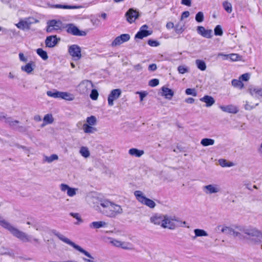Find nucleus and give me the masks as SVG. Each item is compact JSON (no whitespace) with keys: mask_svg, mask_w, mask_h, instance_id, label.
<instances>
[{"mask_svg":"<svg viewBox=\"0 0 262 262\" xmlns=\"http://www.w3.org/2000/svg\"><path fill=\"white\" fill-rule=\"evenodd\" d=\"M92 202L93 207L96 210L107 217L114 218L123 213V209L120 205L101 196L93 197Z\"/></svg>","mask_w":262,"mask_h":262,"instance_id":"obj_1","label":"nucleus"},{"mask_svg":"<svg viewBox=\"0 0 262 262\" xmlns=\"http://www.w3.org/2000/svg\"><path fill=\"white\" fill-rule=\"evenodd\" d=\"M150 222L155 225L171 230L175 229L177 227H183L184 225L186 224L185 221H180L175 217L158 213H154L150 216Z\"/></svg>","mask_w":262,"mask_h":262,"instance_id":"obj_2","label":"nucleus"},{"mask_svg":"<svg viewBox=\"0 0 262 262\" xmlns=\"http://www.w3.org/2000/svg\"><path fill=\"white\" fill-rule=\"evenodd\" d=\"M0 225L3 227L8 230L14 236L19 238L21 241L25 242L31 241V236L28 235L25 233L18 230L9 222L0 216Z\"/></svg>","mask_w":262,"mask_h":262,"instance_id":"obj_3","label":"nucleus"},{"mask_svg":"<svg viewBox=\"0 0 262 262\" xmlns=\"http://www.w3.org/2000/svg\"><path fill=\"white\" fill-rule=\"evenodd\" d=\"M64 29L65 24L60 20L51 19L47 23L46 31L48 33H59Z\"/></svg>","mask_w":262,"mask_h":262,"instance_id":"obj_4","label":"nucleus"},{"mask_svg":"<svg viewBox=\"0 0 262 262\" xmlns=\"http://www.w3.org/2000/svg\"><path fill=\"white\" fill-rule=\"evenodd\" d=\"M53 233L55 235H56L60 240L62 241L63 242L70 245L71 246L73 247L74 248L76 249L77 250L79 251L81 253L84 254L85 256L88 257L89 258L93 259L94 258L92 257V256L86 251L82 249L81 247H80L79 246L75 244L74 242L70 241L68 238L65 237L63 235L61 234L58 232H57L56 231L53 232Z\"/></svg>","mask_w":262,"mask_h":262,"instance_id":"obj_5","label":"nucleus"},{"mask_svg":"<svg viewBox=\"0 0 262 262\" xmlns=\"http://www.w3.org/2000/svg\"><path fill=\"white\" fill-rule=\"evenodd\" d=\"M134 195L138 202L150 208H154L156 206L155 202L145 197L143 193L140 190H136L134 192Z\"/></svg>","mask_w":262,"mask_h":262,"instance_id":"obj_6","label":"nucleus"},{"mask_svg":"<svg viewBox=\"0 0 262 262\" xmlns=\"http://www.w3.org/2000/svg\"><path fill=\"white\" fill-rule=\"evenodd\" d=\"M48 96L55 98H62L67 100H72V95L67 92H61L56 90L47 91Z\"/></svg>","mask_w":262,"mask_h":262,"instance_id":"obj_7","label":"nucleus"},{"mask_svg":"<svg viewBox=\"0 0 262 262\" xmlns=\"http://www.w3.org/2000/svg\"><path fill=\"white\" fill-rule=\"evenodd\" d=\"M65 29H66L68 33L74 36H83L86 34L85 32L80 30L73 24H65Z\"/></svg>","mask_w":262,"mask_h":262,"instance_id":"obj_8","label":"nucleus"},{"mask_svg":"<svg viewBox=\"0 0 262 262\" xmlns=\"http://www.w3.org/2000/svg\"><path fill=\"white\" fill-rule=\"evenodd\" d=\"M93 84L91 81L84 80L81 81L78 85V90L81 94H87L93 87Z\"/></svg>","mask_w":262,"mask_h":262,"instance_id":"obj_9","label":"nucleus"},{"mask_svg":"<svg viewBox=\"0 0 262 262\" xmlns=\"http://www.w3.org/2000/svg\"><path fill=\"white\" fill-rule=\"evenodd\" d=\"M68 52L75 60L80 59L81 57V48L77 45L69 46Z\"/></svg>","mask_w":262,"mask_h":262,"instance_id":"obj_10","label":"nucleus"},{"mask_svg":"<svg viewBox=\"0 0 262 262\" xmlns=\"http://www.w3.org/2000/svg\"><path fill=\"white\" fill-rule=\"evenodd\" d=\"M148 27L146 25L142 26L139 31L136 34L135 38L143 39L144 37H147L152 34L151 31L147 30Z\"/></svg>","mask_w":262,"mask_h":262,"instance_id":"obj_11","label":"nucleus"},{"mask_svg":"<svg viewBox=\"0 0 262 262\" xmlns=\"http://www.w3.org/2000/svg\"><path fill=\"white\" fill-rule=\"evenodd\" d=\"M121 94V91L119 89H114L112 90L108 97V104L110 106L114 104V101L118 99Z\"/></svg>","mask_w":262,"mask_h":262,"instance_id":"obj_12","label":"nucleus"},{"mask_svg":"<svg viewBox=\"0 0 262 262\" xmlns=\"http://www.w3.org/2000/svg\"><path fill=\"white\" fill-rule=\"evenodd\" d=\"M60 40V38H57L56 35H51L47 37L45 40V44L47 47L53 48L55 47Z\"/></svg>","mask_w":262,"mask_h":262,"instance_id":"obj_13","label":"nucleus"},{"mask_svg":"<svg viewBox=\"0 0 262 262\" xmlns=\"http://www.w3.org/2000/svg\"><path fill=\"white\" fill-rule=\"evenodd\" d=\"M34 18L32 17H29L25 18L24 20H20L17 25L16 26L18 28L20 29H29L31 24L33 23Z\"/></svg>","mask_w":262,"mask_h":262,"instance_id":"obj_14","label":"nucleus"},{"mask_svg":"<svg viewBox=\"0 0 262 262\" xmlns=\"http://www.w3.org/2000/svg\"><path fill=\"white\" fill-rule=\"evenodd\" d=\"M127 20L129 23H132L138 18L139 13L136 10H134L132 8H130L125 13Z\"/></svg>","mask_w":262,"mask_h":262,"instance_id":"obj_15","label":"nucleus"},{"mask_svg":"<svg viewBox=\"0 0 262 262\" xmlns=\"http://www.w3.org/2000/svg\"><path fill=\"white\" fill-rule=\"evenodd\" d=\"M60 188L62 191H67V195L70 197H73L76 194V191L78 190L77 188H71L68 185L65 184H61L60 185Z\"/></svg>","mask_w":262,"mask_h":262,"instance_id":"obj_16","label":"nucleus"},{"mask_svg":"<svg viewBox=\"0 0 262 262\" xmlns=\"http://www.w3.org/2000/svg\"><path fill=\"white\" fill-rule=\"evenodd\" d=\"M203 190L207 194H211L219 192L220 188L216 184H210L205 186Z\"/></svg>","mask_w":262,"mask_h":262,"instance_id":"obj_17","label":"nucleus"},{"mask_svg":"<svg viewBox=\"0 0 262 262\" xmlns=\"http://www.w3.org/2000/svg\"><path fill=\"white\" fill-rule=\"evenodd\" d=\"M220 108L225 113L230 114H236L238 112V108L237 106L233 104L227 105H223L220 106Z\"/></svg>","mask_w":262,"mask_h":262,"instance_id":"obj_18","label":"nucleus"},{"mask_svg":"<svg viewBox=\"0 0 262 262\" xmlns=\"http://www.w3.org/2000/svg\"><path fill=\"white\" fill-rule=\"evenodd\" d=\"M198 33L204 37L211 38L212 36L211 30H206L203 26H198L197 28Z\"/></svg>","mask_w":262,"mask_h":262,"instance_id":"obj_19","label":"nucleus"},{"mask_svg":"<svg viewBox=\"0 0 262 262\" xmlns=\"http://www.w3.org/2000/svg\"><path fill=\"white\" fill-rule=\"evenodd\" d=\"M249 91L252 96L262 99V88L253 86L249 88Z\"/></svg>","mask_w":262,"mask_h":262,"instance_id":"obj_20","label":"nucleus"},{"mask_svg":"<svg viewBox=\"0 0 262 262\" xmlns=\"http://www.w3.org/2000/svg\"><path fill=\"white\" fill-rule=\"evenodd\" d=\"M107 225V224L104 221H96L90 224L89 227L92 229H99L106 227Z\"/></svg>","mask_w":262,"mask_h":262,"instance_id":"obj_21","label":"nucleus"},{"mask_svg":"<svg viewBox=\"0 0 262 262\" xmlns=\"http://www.w3.org/2000/svg\"><path fill=\"white\" fill-rule=\"evenodd\" d=\"M200 101L205 102L206 106L207 107L211 106L215 102L214 98L208 95H205L203 97L201 98L200 99Z\"/></svg>","mask_w":262,"mask_h":262,"instance_id":"obj_22","label":"nucleus"},{"mask_svg":"<svg viewBox=\"0 0 262 262\" xmlns=\"http://www.w3.org/2000/svg\"><path fill=\"white\" fill-rule=\"evenodd\" d=\"M162 95L164 96L166 99H171L173 96L174 93L171 89L167 87L163 86L162 88Z\"/></svg>","mask_w":262,"mask_h":262,"instance_id":"obj_23","label":"nucleus"},{"mask_svg":"<svg viewBox=\"0 0 262 262\" xmlns=\"http://www.w3.org/2000/svg\"><path fill=\"white\" fill-rule=\"evenodd\" d=\"M128 154L132 156L139 158L144 154V151L143 150H139L137 148H132L128 150Z\"/></svg>","mask_w":262,"mask_h":262,"instance_id":"obj_24","label":"nucleus"},{"mask_svg":"<svg viewBox=\"0 0 262 262\" xmlns=\"http://www.w3.org/2000/svg\"><path fill=\"white\" fill-rule=\"evenodd\" d=\"M223 232L227 233L235 237H241V233L235 231L229 227H225L222 229Z\"/></svg>","mask_w":262,"mask_h":262,"instance_id":"obj_25","label":"nucleus"},{"mask_svg":"<svg viewBox=\"0 0 262 262\" xmlns=\"http://www.w3.org/2000/svg\"><path fill=\"white\" fill-rule=\"evenodd\" d=\"M1 119L12 127L15 126L18 123V121L13 120L11 117L6 118L5 116H2Z\"/></svg>","mask_w":262,"mask_h":262,"instance_id":"obj_26","label":"nucleus"},{"mask_svg":"<svg viewBox=\"0 0 262 262\" xmlns=\"http://www.w3.org/2000/svg\"><path fill=\"white\" fill-rule=\"evenodd\" d=\"M82 129L85 133L91 134L93 133L96 130V129L91 125L88 124H84L82 126Z\"/></svg>","mask_w":262,"mask_h":262,"instance_id":"obj_27","label":"nucleus"},{"mask_svg":"<svg viewBox=\"0 0 262 262\" xmlns=\"http://www.w3.org/2000/svg\"><path fill=\"white\" fill-rule=\"evenodd\" d=\"M194 232L195 234V236L193 237V239L196 238V237L200 236H207L208 235L207 233L203 229H194Z\"/></svg>","mask_w":262,"mask_h":262,"instance_id":"obj_28","label":"nucleus"},{"mask_svg":"<svg viewBox=\"0 0 262 262\" xmlns=\"http://www.w3.org/2000/svg\"><path fill=\"white\" fill-rule=\"evenodd\" d=\"M125 250H134V246L133 245L129 243L126 242H121L120 247Z\"/></svg>","mask_w":262,"mask_h":262,"instance_id":"obj_29","label":"nucleus"},{"mask_svg":"<svg viewBox=\"0 0 262 262\" xmlns=\"http://www.w3.org/2000/svg\"><path fill=\"white\" fill-rule=\"evenodd\" d=\"M195 63L197 66V68L201 71H205L206 69V65L205 62L202 60L200 59H197L195 60Z\"/></svg>","mask_w":262,"mask_h":262,"instance_id":"obj_30","label":"nucleus"},{"mask_svg":"<svg viewBox=\"0 0 262 262\" xmlns=\"http://www.w3.org/2000/svg\"><path fill=\"white\" fill-rule=\"evenodd\" d=\"M37 54L44 60L48 58V56L46 51H44L41 48L37 49L36 50Z\"/></svg>","mask_w":262,"mask_h":262,"instance_id":"obj_31","label":"nucleus"},{"mask_svg":"<svg viewBox=\"0 0 262 262\" xmlns=\"http://www.w3.org/2000/svg\"><path fill=\"white\" fill-rule=\"evenodd\" d=\"M219 163L220 165L222 167H232V166H234V165L233 162H227L225 159H220L219 160Z\"/></svg>","mask_w":262,"mask_h":262,"instance_id":"obj_32","label":"nucleus"},{"mask_svg":"<svg viewBox=\"0 0 262 262\" xmlns=\"http://www.w3.org/2000/svg\"><path fill=\"white\" fill-rule=\"evenodd\" d=\"M32 64V63L31 62L28 63L25 66H22L21 67V69L22 71L26 72L28 74H30L33 70Z\"/></svg>","mask_w":262,"mask_h":262,"instance_id":"obj_33","label":"nucleus"},{"mask_svg":"<svg viewBox=\"0 0 262 262\" xmlns=\"http://www.w3.org/2000/svg\"><path fill=\"white\" fill-rule=\"evenodd\" d=\"M214 143V140L209 138H204L201 141V144L204 146L212 145Z\"/></svg>","mask_w":262,"mask_h":262,"instance_id":"obj_34","label":"nucleus"},{"mask_svg":"<svg viewBox=\"0 0 262 262\" xmlns=\"http://www.w3.org/2000/svg\"><path fill=\"white\" fill-rule=\"evenodd\" d=\"M79 152L81 155L84 158H88L90 156V151L86 147H81Z\"/></svg>","mask_w":262,"mask_h":262,"instance_id":"obj_35","label":"nucleus"},{"mask_svg":"<svg viewBox=\"0 0 262 262\" xmlns=\"http://www.w3.org/2000/svg\"><path fill=\"white\" fill-rule=\"evenodd\" d=\"M232 85L235 87L242 89L244 87V84L241 80L233 79L231 81Z\"/></svg>","mask_w":262,"mask_h":262,"instance_id":"obj_36","label":"nucleus"},{"mask_svg":"<svg viewBox=\"0 0 262 262\" xmlns=\"http://www.w3.org/2000/svg\"><path fill=\"white\" fill-rule=\"evenodd\" d=\"M97 119L94 116H91L86 119V123L89 125L93 126L96 124Z\"/></svg>","mask_w":262,"mask_h":262,"instance_id":"obj_37","label":"nucleus"},{"mask_svg":"<svg viewBox=\"0 0 262 262\" xmlns=\"http://www.w3.org/2000/svg\"><path fill=\"white\" fill-rule=\"evenodd\" d=\"M223 6L226 12L229 13L232 12V5L230 3L227 1H225L223 3Z\"/></svg>","mask_w":262,"mask_h":262,"instance_id":"obj_38","label":"nucleus"},{"mask_svg":"<svg viewBox=\"0 0 262 262\" xmlns=\"http://www.w3.org/2000/svg\"><path fill=\"white\" fill-rule=\"evenodd\" d=\"M53 121L52 116H45L43 118V122L42 126H44L47 124L51 123Z\"/></svg>","mask_w":262,"mask_h":262,"instance_id":"obj_39","label":"nucleus"},{"mask_svg":"<svg viewBox=\"0 0 262 262\" xmlns=\"http://www.w3.org/2000/svg\"><path fill=\"white\" fill-rule=\"evenodd\" d=\"M122 43L126 42L130 39V35L128 34H122L119 36Z\"/></svg>","mask_w":262,"mask_h":262,"instance_id":"obj_40","label":"nucleus"},{"mask_svg":"<svg viewBox=\"0 0 262 262\" xmlns=\"http://www.w3.org/2000/svg\"><path fill=\"white\" fill-rule=\"evenodd\" d=\"M55 8H59V9H74L75 8V6H72L70 5H60V4H57L55 5L54 6Z\"/></svg>","mask_w":262,"mask_h":262,"instance_id":"obj_41","label":"nucleus"},{"mask_svg":"<svg viewBox=\"0 0 262 262\" xmlns=\"http://www.w3.org/2000/svg\"><path fill=\"white\" fill-rule=\"evenodd\" d=\"M195 20L198 23H201L204 20V14L202 12H199L195 15Z\"/></svg>","mask_w":262,"mask_h":262,"instance_id":"obj_42","label":"nucleus"},{"mask_svg":"<svg viewBox=\"0 0 262 262\" xmlns=\"http://www.w3.org/2000/svg\"><path fill=\"white\" fill-rule=\"evenodd\" d=\"M214 34L216 36H222L223 35V30L220 25H217L214 30Z\"/></svg>","mask_w":262,"mask_h":262,"instance_id":"obj_43","label":"nucleus"},{"mask_svg":"<svg viewBox=\"0 0 262 262\" xmlns=\"http://www.w3.org/2000/svg\"><path fill=\"white\" fill-rule=\"evenodd\" d=\"M109 239H110V243L112 244L113 246L118 248L120 247L122 241L113 238H109Z\"/></svg>","mask_w":262,"mask_h":262,"instance_id":"obj_44","label":"nucleus"},{"mask_svg":"<svg viewBox=\"0 0 262 262\" xmlns=\"http://www.w3.org/2000/svg\"><path fill=\"white\" fill-rule=\"evenodd\" d=\"M185 93L187 95L197 96V92L194 89L188 88L185 90Z\"/></svg>","mask_w":262,"mask_h":262,"instance_id":"obj_45","label":"nucleus"},{"mask_svg":"<svg viewBox=\"0 0 262 262\" xmlns=\"http://www.w3.org/2000/svg\"><path fill=\"white\" fill-rule=\"evenodd\" d=\"M98 96V91L96 89H93L91 91V93L90 95V98L93 100H96L97 99Z\"/></svg>","mask_w":262,"mask_h":262,"instance_id":"obj_46","label":"nucleus"},{"mask_svg":"<svg viewBox=\"0 0 262 262\" xmlns=\"http://www.w3.org/2000/svg\"><path fill=\"white\" fill-rule=\"evenodd\" d=\"M58 158V157L57 155L53 154L51 155L50 157H46V161H47L48 163H51L53 162L54 160H57Z\"/></svg>","mask_w":262,"mask_h":262,"instance_id":"obj_47","label":"nucleus"},{"mask_svg":"<svg viewBox=\"0 0 262 262\" xmlns=\"http://www.w3.org/2000/svg\"><path fill=\"white\" fill-rule=\"evenodd\" d=\"M174 30L177 33L181 34L184 31V29L183 26L178 24L174 27Z\"/></svg>","mask_w":262,"mask_h":262,"instance_id":"obj_48","label":"nucleus"},{"mask_svg":"<svg viewBox=\"0 0 262 262\" xmlns=\"http://www.w3.org/2000/svg\"><path fill=\"white\" fill-rule=\"evenodd\" d=\"M159 83V80L158 79L154 78L149 81L148 85L151 87L157 86Z\"/></svg>","mask_w":262,"mask_h":262,"instance_id":"obj_49","label":"nucleus"},{"mask_svg":"<svg viewBox=\"0 0 262 262\" xmlns=\"http://www.w3.org/2000/svg\"><path fill=\"white\" fill-rule=\"evenodd\" d=\"M178 70L180 74H184L188 72V68L184 66H180L178 68Z\"/></svg>","mask_w":262,"mask_h":262,"instance_id":"obj_50","label":"nucleus"},{"mask_svg":"<svg viewBox=\"0 0 262 262\" xmlns=\"http://www.w3.org/2000/svg\"><path fill=\"white\" fill-rule=\"evenodd\" d=\"M122 44L121 41H120V39L119 37V36L115 38V39L114 40V41L112 42V47H115L117 46H119Z\"/></svg>","mask_w":262,"mask_h":262,"instance_id":"obj_51","label":"nucleus"},{"mask_svg":"<svg viewBox=\"0 0 262 262\" xmlns=\"http://www.w3.org/2000/svg\"><path fill=\"white\" fill-rule=\"evenodd\" d=\"M147 43L151 47H158L160 45V43L158 41L152 39H149Z\"/></svg>","mask_w":262,"mask_h":262,"instance_id":"obj_52","label":"nucleus"},{"mask_svg":"<svg viewBox=\"0 0 262 262\" xmlns=\"http://www.w3.org/2000/svg\"><path fill=\"white\" fill-rule=\"evenodd\" d=\"M250 78V75L248 73H245L242 75L240 77V79L243 81H247Z\"/></svg>","mask_w":262,"mask_h":262,"instance_id":"obj_53","label":"nucleus"},{"mask_svg":"<svg viewBox=\"0 0 262 262\" xmlns=\"http://www.w3.org/2000/svg\"><path fill=\"white\" fill-rule=\"evenodd\" d=\"M70 215L71 216L73 217L74 218L76 219L77 221H78L79 222L82 221L81 219L79 214L78 213L71 212L70 213Z\"/></svg>","mask_w":262,"mask_h":262,"instance_id":"obj_54","label":"nucleus"},{"mask_svg":"<svg viewBox=\"0 0 262 262\" xmlns=\"http://www.w3.org/2000/svg\"><path fill=\"white\" fill-rule=\"evenodd\" d=\"M137 93L139 94L140 101H143L144 98L147 95L146 92H137Z\"/></svg>","mask_w":262,"mask_h":262,"instance_id":"obj_55","label":"nucleus"},{"mask_svg":"<svg viewBox=\"0 0 262 262\" xmlns=\"http://www.w3.org/2000/svg\"><path fill=\"white\" fill-rule=\"evenodd\" d=\"M217 57H221L223 60H227L229 59V54H224L223 53H220L217 54Z\"/></svg>","mask_w":262,"mask_h":262,"instance_id":"obj_56","label":"nucleus"},{"mask_svg":"<svg viewBox=\"0 0 262 262\" xmlns=\"http://www.w3.org/2000/svg\"><path fill=\"white\" fill-rule=\"evenodd\" d=\"M148 69L149 71H155L157 69V65L155 63L151 64L148 66Z\"/></svg>","mask_w":262,"mask_h":262,"instance_id":"obj_57","label":"nucleus"},{"mask_svg":"<svg viewBox=\"0 0 262 262\" xmlns=\"http://www.w3.org/2000/svg\"><path fill=\"white\" fill-rule=\"evenodd\" d=\"M237 57H238V55L236 54H229V58H230L232 61L236 60Z\"/></svg>","mask_w":262,"mask_h":262,"instance_id":"obj_58","label":"nucleus"},{"mask_svg":"<svg viewBox=\"0 0 262 262\" xmlns=\"http://www.w3.org/2000/svg\"><path fill=\"white\" fill-rule=\"evenodd\" d=\"M181 3L183 5L190 6H191V0H182Z\"/></svg>","mask_w":262,"mask_h":262,"instance_id":"obj_59","label":"nucleus"},{"mask_svg":"<svg viewBox=\"0 0 262 262\" xmlns=\"http://www.w3.org/2000/svg\"><path fill=\"white\" fill-rule=\"evenodd\" d=\"M189 12L188 11H184L182 13L181 15V19L185 18L188 17L189 16Z\"/></svg>","mask_w":262,"mask_h":262,"instance_id":"obj_60","label":"nucleus"},{"mask_svg":"<svg viewBox=\"0 0 262 262\" xmlns=\"http://www.w3.org/2000/svg\"><path fill=\"white\" fill-rule=\"evenodd\" d=\"M19 59L22 61H24V62H26L27 61V58H26L25 56H24V55L23 53H20L19 54Z\"/></svg>","mask_w":262,"mask_h":262,"instance_id":"obj_61","label":"nucleus"},{"mask_svg":"<svg viewBox=\"0 0 262 262\" xmlns=\"http://www.w3.org/2000/svg\"><path fill=\"white\" fill-rule=\"evenodd\" d=\"M166 28L168 29L174 28V25L171 22H168L166 24Z\"/></svg>","mask_w":262,"mask_h":262,"instance_id":"obj_62","label":"nucleus"},{"mask_svg":"<svg viewBox=\"0 0 262 262\" xmlns=\"http://www.w3.org/2000/svg\"><path fill=\"white\" fill-rule=\"evenodd\" d=\"M194 101V99L192 98H188L187 99H186L185 100V102L188 103H193Z\"/></svg>","mask_w":262,"mask_h":262,"instance_id":"obj_63","label":"nucleus"},{"mask_svg":"<svg viewBox=\"0 0 262 262\" xmlns=\"http://www.w3.org/2000/svg\"><path fill=\"white\" fill-rule=\"evenodd\" d=\"M134 68H135L136 70H138V71H140V70H141V69H142V67H141V64H136V65L134 66Z\"/></svg>","mask_w":262,"mask_h":262,"instance_id":"obj_64","label":"nucleus"}]
</instances>
